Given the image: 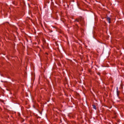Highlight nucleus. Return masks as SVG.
Listing matches in <instances>:
<instances>
[{
    "label": "nucleus",
    "instance_id": "6e6552de",
    "mask_svg": "<svg viewBox=\"0 0 124 124\" xmlns=\"http://www.w3.org/2000/svg\"><path fill=\"white\" fill-rule=\"evenodd\" d=\"M118 123H120V120H119V121H118Z\"/></svg>",
    "mask_w": 124,
    "mask_h": 124
},
{
    "label": "nucleus",
    "instance_id": "1a4fd4ad",
    "mask_svg": "<svg viewBox=\"0 0 124 124\" xmlns=\"http://www.w3.org/2000/svg\"><path fill=\"white\" fill-rule=\"evenodd\" d=\"M116 124H118L116 123Z\"/></svg>",
    "mask_w": 124,
    "mask_h": 124
},
{
    "label": "nucleus",
    "instance_id": "f03ea898",
    "mask_svg": "<svg viewBox=\"0 0 124 124\" xmlns=\"http://www.w3.org/2000/svg\"><path fill=\"white\" fill-rule=\"evenodd\" d=\"M107 21H108V23H109V24H111V18L108 17V16H107L105 17Z\"/></svg>",
    "mask_w": 124,
    "mask_h": 124
},
{
    "label": "nucleus",
    "instance_id": "f257e3e1",
    "mask_svg": "<svg viewBox=\"0 0 124 124\" xmlns=\"http://www.w3.org/2000/svg\"><path fill=\"white\" fill-rule=\"evenodd\" d=\"M74 22H78V23H79L81 25V26H83L82 24V23H83V17H80L76 19Z\"/></svg>",
    "mask_w": 124,
    "mask_h": 124
},
{
    "label": "nucleus",
    "instance_id": "423d86ee",
    "mask_svg": "<svg viewBox=\"0 0 124 124\" xmlns=\"http://www.w3.org/2000/svg\"><path fill=\"white\" fill-rule=\"evenodd\" d=\"M80 31H83V29L80 28Z\"/></svg>",
    "mask_w": 124,
    "mask_h": 124
},
{
    "label": "nucleus",
    "instance_id": "20e7f679",
    "mask_svg": "<svg viewBox=\"0 0 124 124\" xmlns=\"http://www.w3.org/2000/svg\"><path fill=\"white\" fill-rule=\"evenodd\" d=\"M93 109H95V110H96V106H95V105H93Z\"/></svg>",
    "mask_w": 124,
    "mask_h": 124
},
{
    "label": "nucleus",
    "instance_id": "0eeeda50",
    "mask_svg": "<svg viewBox=\"0 0 124 124\" xmlns=\"http://www.w3.org/2000/svg\"><path fill=\"white\" fill-rule=\"evenodd\" d=\"M53 32V31H51V32Z\"/></svg>",
    "mask_w": 124,
    "mask_h": 124
},
{
    "label": "nucleus",
    "instance_id": "39448f33",
    "mask_svg": "<svg viewBox=\"0 0 124 124\" xmlns=\"http://www.w3.org/2000/svg\"><path fill=\"white\" fill-rule=\"evenodd\" d=\"M76 29L77 30H79V26H78V25L76 24Z\"/></svg>",
    "mask_w": 124,
    "mask_h": 124
},
{
    "label": "nucleus",
    "instance_id": "7ed1b4c3",
    "mask_svg": "<svg viewBox=\"0 0 124 124\" xmlns=\"http://www.w3.org/2000/svg\"><path fill=\"white\" fill-rule=\"evenodd\" d=\"M116 93H117V95L118 97H119V95H120V91H119V88L116 87Z\"/></svg>",
    "mask_w": 124,
    "mask_h": 124
}]
</instances>
